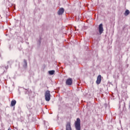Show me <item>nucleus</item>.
I'll return each mask as SVG.
<instances>
[{
	"instance_id": "nucleus-1",
	"label": "nucleus",
	"mask_w": 130,
	"mask_h": 130,
	"mask_svg": "<svg viewBox=\"0 0 130 130\" xmlns=\"http://www.w3.org/2000/svg\"><path fill=\"white\" fill-rule=\"evenodd\" d=\"M75 128L76 130H81V120L79 118L75 121Z\"/></svg>"
},
{
	"instance_id": "nucleus-2",
	"label": "nucleus",
	"mask_w": 130,
	"mask_h": 130,
	"mask_svg": "<svg viewBox=\"0 0 130 130\" xmlns=\"http://www.w3.org/2000/svg\"><path fill=\"white\" fill-rule=\"evenodd\" d=\"M45 100H46V101H50V97H51L50 91H49V90H47V91L45 92Z\"/></svg>"
},
{
	"instance_id": "nucleus-3",
	"label": "nucleus",
	"mask_w": 130,
	"mask_h": 130,
	"mask_svg": "<svg viewBox=\"0 0 130 130\" xmlns=\"http://www.w3.org/2000/svg\"><path fill=\"white\" fill-rule=\"evenodd\" d=\"M66 84L67 85V86H72V85H73V78H69L67 79Z\"/></svg>"
},
{
	"instance_id": "nucleus-4",
	"label": "nucleus",
	"mask_w": 130,
	"mask_h": 130,
	"mask_svg": "<svg viewBox=\"0 0 130 130\" xmlns=\"http://www.w3.org/2000/svg\"><path fill=\"white\" fill-rule=\"evenodd\" d=\"M103 31H104V29H103V24L102 23H101L99 25V32L100 35H101V34L103 33Z\"/></svg>"
},
{
	"instance_id": "nucleus-5",
	"label": "nucleus",
	"mask_w": 130,
	"mask_h": 130,
	"mask_svg": "<svg viewBox=\"0 0 130 130\" xmlns=\"http://www.w3.org/2000/svg\"><path fill=\"white\" fill-rule=\"evenodd\" d=\"M63 13H64V9H63V8H61L58 11V15H62Z\"/></svg>"
},
{
	"instance_id": "nucleus-6",
	"label": "nucleus",
	"mask_w": 130,
	"mask_h": 130,
	"mask_svg": "<svg viewBox=\"0 0 130 130\" xmlns=\"http://www.w3.org/2000/svg\"><path fill=\"white\" fill-rule=\"evenodd\" d=\"M101 81H102V78H101V75H99L97 77V80L96 81V83L98 85H99V84H100V83H101Z\"/></svg>"
},
{
	"instance_id": "nucleus-7",
	"label": "nucleus",
	"mask_w": 130,
	"mask_h": 130,
	"mask_svg": "<svg viewBox=\"0 0 130 130\" xmlns=\"http://www.w3.org/2000/svg\"><path fill=\"white\" fill-rule=\"evenodd\" d=\"M67 130H72V127H71V123L68 122L66 126Z\"/></svg>"
},
{
	"instance_id": "nucleus-8",
	"label": "nucleus",
	"mask_w": 130,
	"mask_h": 130,
	"mask_svg": "<svg viewBox=\"0 0 130 130\" xmlns=\"http://www.w3.org/2000/svg\"><path fill=\"white\" fill-rule=\"evenodd\" d=\"M16 103H17V101H16V100H12L11 103V107L15 106L16 105Z\"/></svg>"
},
{
	"instance_id": "nucleus-9",
	"label": "nucleus",
	"mask_w": 130,
	"mask_h": 130,
	"mask_svg": "<svg viewBox=\"0 0 130 130\" xmlns=\"http://www.w3.org/2000/svg\"><path fill=\"white\" fill-rule=\"evenodd\" d=\"M54 73H55V71L54 70H51L49 71V75H54Z\"/></svg>"
},
{
	"instance_id": "nucleus-10",
	"label": "nucleus",
	"mask_w": 130,
	"mask_h": 130,
	"mask_svg": "<svg viewBox=\"0 0 130 130\" xmlns=\"http://www.w3.org/2000/svg\"><path fill=\"white\" fill-rule=\"evenodd\" d=\"M129 14V10H126L124 13V15L125 16H127Z\"/></svg>"
},
{
	"instance_id": "nucleus-11",
	"label": "nucleus",
	"mask_w": 130,
	"mask_h": 130,
	"mask_svg": "<svg viewBox=\"0 0 130 130\" xmlns=\"http://www.w3.org/2000/svg\"><path fill=\"white\" fill-rule=\"evenodd\" d=\"M24 64L23 65V67L24 68L27 67V61L26 60H24Z\"/></svg>"
},
{
	"instance_id": "nucleus-12",
	"label": "nucleus",
	"mask_w": 130,
	"mask_h": 130,
	"mask_svg": "<svg viewBox=\"0 0 130 130\" xmlns=\"http://www.w3.org/2000/svg\"><path fill=\"white\" fill-rule=\"evenodd\" d=\"M8 130H11V128H8Z\"/></svg>"
}]
</instances>
